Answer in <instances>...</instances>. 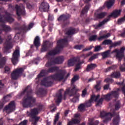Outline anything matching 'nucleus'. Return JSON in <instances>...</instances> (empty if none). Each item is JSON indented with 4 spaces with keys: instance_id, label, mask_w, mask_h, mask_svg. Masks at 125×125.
Returning <instances> with one entry per match:
<instances>
[{
    "instance_id": "a211bd4d",
    "label": "nucleus",
    "mask_w": 125,
    "mask_h": 125,
    "mask_svg": "<svg viewBox=\"0 0 125 125\" xmlns=\"http://www.w3.org/2000/svg\"><path fill=\"white\" fill-rule=\"evenodd\" d=\"M62 90H63L62 89H61L59 90V93L57 95V99L56 101L57 104H59V103H61V102H62V99H63V98H62L63 95H62Z\"/></svg>"
},
{
    "instance_id": "a18cd8bd",
    "label": "nucleus",
    "mask_w": 125,
    "mask_h": 125,
    "mask_svg": "<svg viewBox=\"0 0 125 125\" xmlns=\"http://www.w3.org/2000/svg\"><path fill=\"white\" fill-rule=\"evenodd\" d=\"M125 21V15L124 16L121 18H120L118 20L117 23L119 25H121L122 23H124Z\"/></svg>"
},
{
    "instance_id": "e433bc0d",
    "label": "nucleus",
    "mask_w": 125,
    "mask_h": 125,
    "mask_svg": "<svg viewBox=\"0 0 125 125\" xmlns=\"http://www.w3.org/2000/svg\"><path fill=\"white\" fill-rule=\"evenodd\" d=\"M47 50V43L46 42L44 43L42 46L41 48L42 52H45Z\"/></svg>"
},
{
    "instance_id": "774afa93",
    "label": "nucleus",
    "mask_w": 125,
    "mask_h": 125,
    "mask_svg": "<svg viewBox=\"0 0 125 125\" xmlns=\"http://www.w3.org/2000/svg\"><path fill=\"white\" fill-rule=\"evenodd\" d=\"M96 56H97V55H94V56L90 57L89 59V62H91V61H93V60H94V59H96Z\"/></svg>"
},
{
    "instance_id": "412c9836",
    "label": "nucleus",
    "mask_w": 125,
    "mask_h": 125,
    "mask_svg": "<svg viewBox=\"0 0 125 125\" xmlns=\"http://www.w3.org/2000/svg\"><path fill=\"white\" fill-rule=\"evenodd\" d=\"M89 8H90V3H88L86 4L84 8L82 9V11L81 13V15H84V14H86L88 11L89 10Z\"/></svg>"
},
{
    "instance_id": "39448f33",
    "label": "nucleus",
    "mask_w": 125,
    "mask_h": 125,
    "mask_svg": "<svg viewBox=\"0 0 125 125\" xmlns=\"http://www.w3.org/2000/svg\"><path fill=\"white\" fill-rule=\"evenodd\" d=\"M11 41H12V38L8 36L7 39H6L4 43L5 46H4V52L6 53H10L11 52V49L13 47Z\"/></svg>"
},
{
    "instance_id": "603ef678",
    "label": "nucleus",
    "mask_w": 125,
    "mask_h": 125,
    "mask_svg": "<svg viewBox=\"0 0 125 125\" xmlns=\"http://www.w3.org/2000/svg\"><path fill=\"white\" fill-rule=\"evenodd\" d=\"M85 107H91L92 106V102L89 100L88 101L86 102L85 104Z\"/></svg>"
},
{
    "instance_id": "09e8293b",
    "label": "nucleus",
    "mask_w": 125,
    "mask_h": 125,
    "mask_svg": "<svg viewBox=\"0 0 125 125\" xmlns=\"http://www.w3.org/2000/svg\"><path fill=\"white\" fill-rule=\"evenodd\" d=\"M122 43V42L118 41L117 42H115L114 43H112L111 44V47H116V46H118V45H120Z\"/></svg>"
},
{
    "instance_id": "4be33fe9",
    "label": "nucleus",
    "mask_w": 125,
    "mask_h": 125,
    "mask_svg": "<svg viewBox=\"0 0 125 125\" xmlns=\"http://www.w3.org/2000/svg\"><path fill=\"white\" fill-rule=\"evenodd\" d=\"M39 114V111L38 110V108L35 107L33 109H31L30 112L29 113V116L31 117H35V116H37V115Z\"/></svg>"
},
{
    "instance_id": "3c124183",
    "label": "nucleus",
    "mask_w": 125,
    "mask_h": 125,
    "mask_svg": "<svg viewBox=\"0 0 125 125\" xmlns=\"http://www.w3.org/2000/svg\"><path fill=\"white\" fill-rule=\"evenodd\" d=\"M102 44L106 45V44H111L112 45V41L109 40H105L103 42Z\"/></svg>"
},
{
    "instance_id": "6e6d98bb",
    "label": "nucleus",
    "mask_w": 125,
    "mask_h": 125,
    "mask_svg": "<svg viewBox=\"0 0 125 125\" xmlns=\"http://www.w3.org/2000/svg\"><path fill=\"white\" fill-rule=\"evenodd\" d=\"M86 94H87V90L86 88H85L82 91V97H85V95H86Z\"/></svg>"
},
{
    "instance_id": "5701e85b",
    "label": "nucleus",
    "mask_w": 125,
    "mask_h": 125,
    "mask_svg": "<svg viewBox=\"0 0 125 125\" xmlns=\"http://www.w3.org/2000/svg\"><path fill=\"white\" fill-rule=\"evenodd\" d=\"M97 67V65L95 63H90L87 65L86 68V71L89 72V71H93L95 68Z\"/></svg>"
},
{
    "instance_id": "6e6552de",
    "label": "nucleus",
    "mask_w": 125,
    "mask_h": 125,
    "mask_svg": "<svg viewBox=\"0 0 125 125\" xmlns=\"http://www.w3.org/2000/svg\"><path fill=\"white\" fill-rule=\"evenodd\" d=\"M19 57H20V50L16 49L13 52L11 59L12 63L14 66H16L19 62Z\"/></svg>"
},
{
    "instance_id": "473e14b6",
    "label": "nucleus",
    "mask_w": 125,
    "mask_h": 125,
    "mask_svg": "<svg viewBox=\"0 0 125 125\" xmlns=\"http://www.w3.org/2000/svg\"><path fill=\"white\" fill-rule=\"evenodd\" d=\"M82 64H83V63L81 62H79L78 63L76 64L74 72H78L80 69H82Z\"/></svg>"
},
{
    "instance_id": "49530a36",
    "label": "nucleus",
    "mask_w": 125,
    "mask_h": 125,
    "mask_svg": "<svg viewBox=\"0 0 125 125\" xmlns=\"http://www.w3.org/2000/svg\"><path fill=\"white\" fill-rule=\"evenodd\" d=\"M75 49H77V50H81L82 48H83V44H78L75 45L74 47Z\"/></svg>"
},
{
    "instance_id": "393cba45",
    "label": "nucleus",
    "mask_w": 125,
    "mask_h": 125,
    "mask_svg": "<svg viewBox=\"0 0 125 125\" xmlns=\"http://www.w3.org/2000/svg\"><path fill=\"white\" fill-rule=\"evenodd\" d=\"M0 27L5 33H8V32H10V31H11V27L8 25H5V24H1Z\"/></svg>"
},
{
    "instance_id": "69168bd1",
    "label": "nucleus",
    "mask_w": 125,
    "mask_h": 125,
    "mask_svg": "<svg viewBox=\"0 0 125 125\" xmlns=\"http://www.w3.org/2000/svg\"><path fill=\"white\" fill-rule=\"evenodd\" d=\"M37 109L38 112L39 111H42V110H43V105H42V104L39 105L38 106Z\"/></svg>"
},
{
    "instance_id": "c85d7f7f",
    "label": "nucleus",
    "mask_w": 125,
    "mask_h": 125,
    "mask_svg": "<svg viewBox=\"0 0 125 125\" xmlns=\"http://www.w3.org/2000/svg\"><path fill=\"white\" fill-rule=\"evenodd\" d=\"M116 0H109L108 1H106V5L107 8L109 9L111 8L114 4H115V2Z\"/></svg>"
},
{
    "instance_id": "9d476101",
    "label": "nucleus",
    "mask_w": 125,
    "mask_h": 125,
    "mask_svg": "<svg viewBox=\"0 0 125 125\" xmlns=\"http://www.w3.org/2000/svg\"><path fill=\"white\" fill-rule=\"evenodd\" d=\"M39 10L41 12H48L49 11V4L45 1L42 2L39 7Z\"/></svg>"
},
{
    "instance_id": "37998d69",
    "label": "nucleus",
    "mask_w": 125,
    "mask_h": 125,
    "mask_svg": "<svg viewBox=\"0 0 125 125\" xmlns=\"http://www.w3.org/2000/svg\"><path fill=\"white\" fill-rule=\"evenodd\" d=\"M104 82L106 83H114V79L107 78H105Z\"/></svg>"
},
{
    "instance_id": "a878e982",
    "label": "nucleus",
    "mask_w": 125,
    "mask_h": 125,
    "mask_svg": "<svg viewBox=\"0 0 125 125\" xmlns=\"http://www.w3.org/2000/svg\"><path fill=\"white\" fill-rule=\"evenodd\" d=\"M33 43L35 46H36V47L37 48L39 47L40 45H41L40 37L36 36L35 37V38L34 39Z\"/></svg>"
},
{
    "instance_id": "bf43d9fd",
    "label": "nucleus",
    "mask_w": 125,
    "mask_h": 125,
    "mask_svg": "<svg viewBox=\"0 0 125 125\" xmlns=\"http://www.w3.org/2000/svg\"><path fill=\"white\" fill-rule=\"evenodd\" d=\"M4 73H9L10 72V67L7 66H6L4 68Z\"/></svg>"
},
{
    "instance_id": "7c9ffc66",
    "label": "nucleus",
    "mask_w": 125,
    "mask_h": 125,
    "mask_svg": "<svg viewBox=\"0 0 125 125\" xmlns=\"http://www.w3.org/2000/svg\"><path fill=\"white\" fill-rule=\"evenodd\" d=\"M103 101H104V100L102 98H101L99 100H97L96 104V107H101L102 105V104H103Z\"/></svg>"
},
{
    "instance_id": "f8f14e48",
    "label": "nucleus",
    "mask_w": 125,
    "mask_h": 125,
    "mask_svg": "<svg viewBox=\"0 0 125 125\" xmlns=\"http://www.w3.org/2000/svg\"><path fill=\"white\" fill-rule=\"evenodd\" d=\"M79 91H80V89L78 88L76 85L73 84L72 88L70 90V94L69 95V96H75V95L80 94L79 93H78Z\"/></svg>"
},
{
    "instance_id": "f257e3e1",
    "label": "nucleus",
    "mask_w": 125,
    "mask_h": 125,
    "mask_svg": "<svg viewBox=\"0 0 125 125\" xmlns=\"http://www.w3.org/2000/svg\"><path fill=\"white\" fill-rule=\"evenodd\" d=\"M66 73V72L65 70L60 69L59 70V72L43 78L41 81V84L42 85H43V86H45V87H49L50 86H51V85L53 84V82H52V81H48L49 79H51L53 81H62L63 80V82H66L68 78L70 77V73H68L66 76H65Z\"/></svg>"
},
{
    "instance_id": "9b49d317",
    "label": "nucleus",
    "mask_w": 125,
    "mask_h": 125,
    "mask_svg": "<svg viewBox=\"0 0 125 125\" xmlns=\"http://www.w3.org/2000/svg\"><path fill=\"white\" fill-rule=\"evenodd\" d=\"M107 15L106 12H103L100 13H94V20H98V19H103Z\"/></svg>"
},
{
    "instance_id": "6ab92c4d",
    "label": "nucleus",
    "mask_w": 125,
    "mask_h": 125,
    "mask_svg": "<svg viewBox=\"0 0 125 125\" xmlns=\"http://www.w3.org/2000/svg\"><path fill=\"white\" fill-rule=\"evenodd\" d=\"M81 123V119L77 118H72L71 120L67 123V125H80Z\"/></svg>"
},
{
    "instance_id": "72a5a7b5",
    "label": "nucleus",
    "mask_w": 125,
    "mask_h": 125,
    "mask_svg": "<svg viewBox=\"0 0 125 125\" xmlns=\"http://www.w3.org/2000/svg\"><path fill=\"white\" fill-rule=\"evenodd\" d=\"M59 52H60V50H61V48H63V44L62 42H60V40L58 41L57 42V46L56 48Z\"/></svg>"
},
{
    "instance_id": "13d9d810",
    "label": "nucleus",
    "mask_w": 125,
    "mask_h": 125,
    "mask_svg": "<svg viewBox=\"0 0 125 125\" xmlns=\"http://www.w3.org/2000/svg\"><path fill=\"white\" fill-rule=\"evenodd\" d=\"M111 17H113V15H112V13H111L110 15H108L107 17V19L104 20V21H105L104 22L106 23V22H108V21H110Z\"/></svg>"
},
{
    "instance_id": "8fccbe9b",
    "label": "nucleus",
    "mask_w": 125,
    "mask_h": 125,
    "mask_svg": "<svg viewBox=\"0 0 125 125\" xmlns=\"http://www.w3.org/2000/svg\"><path fill=\"white\" fill-rule=\"evenodd\" d=\"M59 120V114H57V115L55 116V119L54 120L53 125H55L57 124V122H58Z\"/></svg>"
},
{
    "instance_id": "ddd939ff",
    "label": "nucleus",
    "mask_w": 125,
    "mask_h": 125,
    "mask_svg": "<svg viewBox=\"0 0 125 125\" xmlns=\"http://www.w3.org/2000/svg\"><path fill=\"white\" fill-rule=\"evenodd\" d=\"M112 113H113L111 112L106 113L104 111H103L101 112L100 116L101 118H105V117H109V116H110V117H114V116H116L117 115V113H116V111H115V110L113 111Z\"/></svg>"
},
{
    "instance_id": "79ce46f5",
    "label": "nucleus",
    "mask_w": 125,
    "mask_h": 125,
    "mask_svg": "<svg viewBox=\"0 0 125 125\" xmlns=\"http://www.w3.org/2000/svg\"><path fill=\"white\" fill-rule=\"evenodd\" d=\"M39 92L41 95H46L47 93V91L44 88H41L39 90Z\"/></svg>"
},
{
    "instance_id": "2eb2a0df",
    "label": "nucleus",
    "mask_w": 125,
    "mask_h": 125,
    "mask_svg": "<svg viewBox=\"0 0 125 125\" xmlns=\"http://www.w3.org/2000/svg\"><path fill=\"white\" fill-rule=\"evenodd\" d=\"M2 57V54L0 52V69H2L5 66L7 61L6 58Z\"/></svg>"
},
{
    "instance_id": "864d4df0",
    "label": "nucleus",
    "mask_w": 125,
    "mask_h": 125,
    "mask_svg": "<svg viewBox=\"0 0 125 125\" xmlns=\"http://www.w3.org/2000/svg\"><path fill=\"white\" fill-rule=\"evenodd\" d=\"M80 79V77L79 75H75L74 77L71 79V83H74L76 81H78Z\"/></svg>"
},
{
    "instance_id": "bb28decb",
    "label": "nucleus",
    "mask_w": 125,
    "mask_h": 125,
    "mask_svg": "<svg viewBox=\"0 0 125 125\" xmlns=\"http://www.w3.org/2000/svg\"><path fill=\"white\" fill-rule=\"evenodd\" d=\"M60 53L59 50H58L56 48L50 50L48 53V55H50V56H54V55H56V54H58Z\"/></svg>"
},
{
    "instance_id": "0e129e2a",
    "label": "nucleus",
    "mask_w": 125,
    "mask_h": 125,
    "mask_svg": "<svg viewBox=\"0 0 125 125\" xmlns=\"http://www.w3.org/2000/svg\"><path fill=\"white\" fill-rule=\"evenodd\" d=\"M110 87V83H107L104 86V90H108Z\"/></svg>"
},
{
    "instance_id": "1a4fd4ad",
    "label": "nucleus",
    "mask_w": 125,
    "mask_h": 125,
    "mask_svg": "<svg viewBox=\"0 0 125 125\" xmlns=\"http://www.w3.org/2000/svg\"><path fill=\"white\" fill-rule=\"evenodd\" d=\"M119 94H118V91H112L110 93L106 94V95H102V98L105 100L106 101H110L112 99V96H114L115 98L118 97Z\"/></svg>"
},
{
    "instance_id": "dca6fc26",
    "label": "nucleus",
    "mask_w": 125,
    "mask_h": 125,
    "mask_svg": "<svg viewBox=\"0 0 125 125\" xmlns=\"http://www.w3.org/2000/svg\"><path fill=\"white\" fill-rule=\"evenodd\" d=\"M15 9L16 10V14L18 16H20V15H25V11L21 9L20 6L18 5H16Z\"/></svg>"
},
{
    "instance_id": "aec40b11",
    "label": "nucleus",
    "mask_w": 125,
    "mask_h": 125,
    "mask_svg": "<svg viewBox=\"0 0 125 125\" xmlns=\"http://www.w3.org/2000/svg\"><path fill=\"white\" fill-rule=\"evenodd\" d=\"M122 76L121 72L119 71H114L113 72L111 75L109 76L110 78H114V79H120Z\"/></svg>"
},
{
    "instance_id": "680f3d73",
    "label": "nucleus",
    "mask_w": 125,
    "mask_h": 125,
    "mask_svg": "<svg viewBox=\"0 0 125 125\" xmlns=\"http://www.w3.org/2000/svg\"><path fill=\"white\" fill-rule=\"evenodd\" d=\"M41 60V58L37 57V58H35L33 60V62L36 64V65H38L39 64V61Z\"/></svg>"
},
{
    "instance_id": "ea45409f",
    "label": "nucleus",
    "mask_w": 125,
    "mask_h": 125,
    "mask_svg": "<svg viewBox=\"0 0 125 125\" xmlns=\"http://www.w3.org/2000/svg\"><path fill=\"white\" fill-rule=\"evenodd\" d=\"M111 36V34L110 33H108L105 35H104L98 38V40L99 41H101L103 39H106V38H109Z\"/></svg>"
},
{
    "instance_id": "20e7f679",
    "label": "nucleus",
    "mask_w": 125,
    "mask_h": 125,
    "mask_svg": "<svg viewBox=\"0 0 125 125\" xmlns=\"http://www.w3.org/2000/svg\"><path fill=\"white\" fill-rule=\"evenodd\" d=\"M59 71V67L58 66H51L47 70L42 69L40 73L37 75L38 79H41L42 77H45V75L49 74V73H54V72H58Z\"/></svg>"
},
{
    "instance_id": "4c0bfd02",
    "label": "nucleus",
    "mask_w": 125,
    "mask_h": 125,
    "mask_svg": "<svg viewBox=\"0 0 125 125\" xmlns=\"http://www.w3.org/2000/svg\"><path fill=\"white\" fill-rule=\"evenodd\" d=\"M74 97L71 99L72 102L73 103H76L77 102V100H79V98H80V94H78L77 95H75L73 96Z\"/></svg>"
},
{
    "instance_id": "f3484780",
    "label": "nucleus",
    "mask_w": 125,
    "mask_h": 125,
    "mask_svg": "<svg viewBox=\"0 0 125 125\" xmlns=\"http://www.w3.org/2000/svg\"><path fill=\"white\" fill-rule=\"evenodd\" d=\"M76 62H78V59L76 58H72L68 60L67 65L68 67H73L75 66Z\"/></svg>"
},
{
    "instance_id": "b1692460",
    "label": "nucleus",
    "mask_w": 125,
    "mask_h": 125,
    "mask_svg": "<svg viewBox=\"0 0 125 125\" xmlns=\"http://www.w3.org/2000/svg\"><path fill=\"white\" fill-rule=\"evenodd\" d=\"M122 12V10L116 9L114 10L112 13L111 14L114 18H118L119 16H121V13Z\"/></svg>"
},
{
    "instance_id": "a19ab883",
    "label": "nucleus",
    "mask_w": 125,
    "mask_h": 125,
    "mask_svg": "<svg viewBox=\"0 0 125 125\" xmlns=\"http://www.w3.org/2000/svg\"><path fill=\"white\" fill-rule=\"evenodd\" d=\"M116 69H117V65H112V66L107 67L105 71L106 72H110L111 71V70H116Z\"/></svg>"
},
{
    "instance_id": "c03bdc74",
    "label": "nucleus",
    "mask_w": 125,
    "mask_h": 125,
    "mask_svg": "<svg viewBox=\"0 0 125 125\" xmlns=\"http://www.w3.org/2000/svg\"><path fill=\"white\" fill-rule=\"evenodd\" d=\"M100 83H101V82H98L97 83V84L94 86V88L97 91H99L101 89Z\"/></svg>"
},
{
    "instance_id": "338daca9",
    "label": "nucleus",
    "mask_w": 125,
    "mask_h": 125,
    "mask_svg": "<svg viewBox=\"0 0 125 125\" xmlns=\"http://www.w3.org/2000/svg\"><path fill=\"white\" fill-rule=\"evenodd\" d=\"M28 124V120H24L20 123V125H27Z\"/></svg>"
},
{
    "instance_id": "de8ad7c7",
    "label": "nucleus",
    "mask_w": 125,
    "mask_h": 125,
    "mask_svg": "<svg viewBox=\"0 0 125 125\" xmlns=\"http://www.w3.org/2000/svg\"><path fill=\"white\" fill-rule=\"evenodd\" d=\"M115 106V110L116 111H118L120 108H121V103L118 101L116 103V104L114 105Z\"/></svg>"
},
{
    "instance_id": "c756f323",
    "label": "nucleus",
    "mask_w": 125,
    "mask_h": 125,
    "mask_svg": "<svg viewBox=\"0 0 125 125\" xmlns=\"http://www.w3.org/2000/svg\"><path fill=\"white\" fill-rule=\"evenodd\" d=\"M100 97V95L98 94L97 96H95V95H91L90 98L89 100H90L92 102H93V101L96 102L98 99H99V98Z\"/></svg>"
},
{
    "instance_id": "f03ea898",
    "label": "nucleus",
    "mask_w": 125,
    "mask_h": 125,
    "mask_svg": "<svg viewBox=\"0 0 125 125\" xmlns=\"http://www.w3.org/2000/svg\"><path fill=\"white\" fill-rule=\"evenodd\" d=\"M26 92L27 93V97L23 98L22 105L23 108H31V107H33V103H36V98H33L32 96H30L33 93V90L31 85H29L26 87L23 91L17 96V98L21 99L22 96H24Z\"/></svg>"
},
{
    "instance_id": "423d86ee",
    "label": "nucleus",
    "mask_w": 125,
    "mask_h": 125,
    "mask_svg": "<svg viewBox=\"0 0 125 125\" xmlns=\"http://www.w3.org/2000/svg\"><path fill=\"white\" fill-rule=\"evenodd\" d=\"M71 19V15L62 14L58 18L57 20L59 22H62L64 25H68L70 24V19Z\"/></svg>"
},
{
    "instance_id": "4d7b16f0",
    "label": "nucleus",
    "mask_w": 125,
    "mask_h": 125,
    "mask_svg": "<svg viewBox=\"0 0 125 125\" xmlns=\"http://www.w3.org/2000/svg\"><path fill=\"white\" fill-rule=\"evenodd\" d=\"M106 21L103 20L102 22H100L97 25V28H100V27H102L104 24H105Z\"/></svg>"
},
{
    "instance_id": "0eeeda50",
    "label": "nucleus",
    "mask_w": 125,
    "mask_h": 125,
    "mask_svg": "<svg viewBox=\"0 0 125 125\" xmlns=\"http://www.w3.org/2000/svg\"><path fill=\"white\" fill-rule=\"evenodd\" d=\"M24 73V69L23 67L18 68L15 70L11 74V78L12 80H17L19 77H21Z\"/></svg>"
},
{
    "instance_id": "f704fd0d",
    "label": "nucleus",
    "mask_w": 125,
    "mask_h": 125,
    "mask_svg": "<svg viewBox=\"0 0 125 125\" xmlns=\"http://www.w3.org/2000/svg\"><path fill=\"white\" fill-rule=\"evenodd\" d=\"M119 120H120V116H117L113 120V125H119Z\"/></svg>"
},
{
    "instance_id": "5fc2aeb1",
    "label": "nucleus",
    "mask_w": 125,
    "mask_h": 125,
    "mask_svg": "<svg viewBox=\"0 0 125 125\" xmlns=\"http://www.w3.org/2000/svg\"><path fill=\"white\" fill-rule=\"evenodd\" d=\"M97 38V36L96 35H92L89 38V41L90 42H92L93 41H95Z\"/></svg>"
},
{
    "instance_id": "7ed1b4c3",
    "label": "nucleus",
    "mask_w": 125,
    "mask_h": 125,
    "mask_svg": "<svg viewBox=\"0 0 125 125\" xmlns=\"http://www.w3.org/2000/svg\"><path fill=\"white\" fill-rule=\"evenodd\" d=\"M64 62V56H60L56 58L51 57L48 58V62H46V67H51L53 65L56 64H62Z\"/></svg>"
},
{
    "instance_id": "c9c22d12",
    "label": "nucleus",
    "mask_w": 125,
    "mask_h": 125,
    "mask_svg": "<svg viewBox=\"0 0 125 125\" xmlns=\"http://www.w3.org/2000/svg\"><path fill=\"white\" fill-rule=\"evenodd\" d=\"M115 52H116V57L117 58H119L120 59H122L123 57H124V55L123 54V53L121 52H120L119 50H115L114 51Z\"/></svg>"
},
{
    "instance_id": "052dcab7",
    "label": "nucleus",
    "mask_w": 125,
    "mask_h": 125,
    "mask_svg": "<svg viewBox=\"0 0 125 125\" xmlns=\"http://www.w3.org/2000/svg\"><path fill=\"white\" fill-rule=\"evenodd\" d=\"M120 70L121 72H125V63L120 66Z\"/></svg>"
},
{
    "instance_id": "e2e57ef3",
    "label": "nucleus",
    "mask_w": 125,
    "mask_h": 125,
    "mask_svg": "<svg viewBox=\"0 0 125 125\" xmlns=\"http://www.w3.org/2000/svg\"><path fill=\"white\" fill-rule=\"evenodd\" d=\"M28 29V27L26 26H24L20 28V30H21V31H23L24 32L27 31Z\"/></svg>"
},
{
    "instance_id": "cd10ccee",
    "label": "nucleus",
    "mask_w": 125,
    "mask_h": 125,
    "mask_svg": "<svg viewBox=\"0 0 125 125\" xmlns=\"http://www.w3.org/2000/svg\"><path fill=\"white\" fill-rule=\"evenodd\" d=\"M111 50H108L101 53V55L103 58V59H105V58H108V57H110Z\"/></svg>"
},
{
    "instance_id": "4468645a",
    "label": "nucleus",
    "mask_w": 125,
    "mask_h": 125,
    "mask_svg": "<svg viewBox=\"0 0 125 125\" xmlns=\"http://www.w3.org/2000/svg\"><path fill=\"white\" fill-rule=\"evenodd\" d=\"M5 20L7 21V22H9L10 23H12L14 22V19L11 17V14L7 12H5V15L3 16Z\"/></svg>"
},
{
    "instance_id": "2f4dec72",
    "label": "nucleus",
    "mask_w": 125,
    "mask_h": 125,
    "mask_svg": "<svg viewBox=\"0 0 125 125\" xmlns=\"http://www.w3.org/2000/svg\"><path fill=\"white\" fill-rule=\"evenodd\" d=\"M76 33V29L71 28L68 30L66 32V35L68 36H71V35H74Z\"/></svg>"
},
{
    "instance_id": "58836bf2",
    "label": "nucleus",
    "mask_w": 125,
    "mask_h": 125,
    "mask_svg": "<svg viewBox=\"0 0 125 125\" xmlns=\"http://www.w3.org/2000/svg\"><path fill=\"white\" fill-rule=\"evenodd\" d=\"M85 109V105L83 104H81L78 106V111L80 112H83Z\"/></svg>"
}]
</instances>
